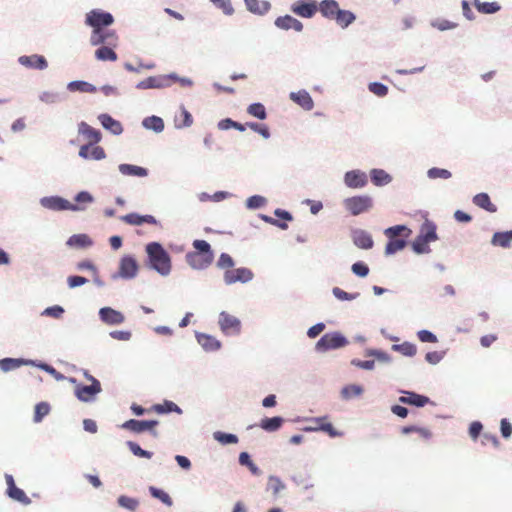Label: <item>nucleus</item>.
I'll return each mask as SVG.
<instances>
[{"label": "nucleus", "mask_w": 512, "mask_h": 512, "mask_svg": "<svg viewBox=\"0 0 512 512\" xmlns=\"http://www.w3.org/2000/svg\"><path fill=\"white\" fill-rule=\"evenodd\" d=\"M113 22L112 14L98 9L91 10L86 14L85 23L93 28L90 37L91 45L107 44L109 46H116L118 40L116 33L103 29V27L110 26Z\"/></svg>", "instance_id": "1"}, {"label": "nucleus", "mask_w": 512, "mask_h": 512, "mask_svg": "<svg viewBox=\"0 0 512 512\" xmlns=\"http://www.w3.org/2000/svg\"><path fill=\"white\" fill-rule=\"evenodd\" d=\"M150 265L158 273L166 276L171 271V259L165 249L157 242L149 243L146 246Z\"/></svg>", "instance_id": "2"}, {"label": "nucleus", "mask_w": 512, "mask_h": 512, "mask_svg": "<svg viewBox=\"0 0 512 512\" xmlns=\"http://www.w3.org/2000/svg\"><path fill=\"white\" fill-rule=\"evenodd\" d=\"M384 233L388 237L385 253L391 255L406 246V238L410 236L411 230L404 225H396L387 228Z\"/></svg>", "instance_id": "3"}, {"label": "nucleus", "mask_w": 512, "mask_h": 512, "mask_svg": "<svg viewBox=\"0 0 512 512\" xmlns=\"http://www.w3.org/2000/svg\"><path fill=\"white\" fill-rule=\"evenodd\" d=\"M372 205V198L368 195L353 196L344 200L345 208L354 216L368 211Z\"/></svg>", "instance_id": "4"}, {"label": "nucleus", "mask_w": 512, "mask_h": 512, "mask_svg": "<svg viewBox=\"0 0 512 512\" xmlns=\"http://www.w3.org/2000/svg\"><path fill=\"white\" fill-rule=\"evenodd\" d=\"M347 343L348 342L346 338L340 333H327L323 335L316 343V350L324 352L331 349L344 347Z\"/></svg>", "instance_id": "5"}, {"label": "nucleus", "mask_w": 512, "mask_h": 512, "mask_svg": "<svg viewBox=\"0 0 512 512\" xmlns=\"http://www.w3.org/2000/svg\"><path fill=\"white\" fill-rule=\"evenodd\" d=\"M311 423L310 426L304 428L305 431L308 432H316L322 431L328 434L330 437H339L342 436V433L337 431L334 426L328 421L327 416L316 417L309 420Z\"/></svg>", "instance_id": "6"}, {"label": "nucleus", "mask_w": 512, "mask_h": 512, "mask_svg": "<svg viewBox=\"0 0 512 512\" xmlns=\"http://www.w3.org/2000/svg\"><path fill=\"white\" fill-rule=\"evenodd\" d=\"M218 323L221 331L226 335H237L241 331L240 320L225 311L219 314Z\"/></svg>", "instance_id": "7"}, {"label": "nucleus", "mask_w": 512, "mask_h": 512, "mask_svg": "<svg viewBox=\"0 0 512 512\" xmlns=\"http://www.w3.org/2000/svg\"><path fill=\"white\" fill-rule=\"evenodd\" d=\"M102 391L101 384L97 379H93V384H77L75 387V396L82 402L94 400L95 396Z\"/></svg>", "instance_id": "8"}, {"label": "nucleus", "mask_w": 512, "mask_h": 512, "mask_svg": "<svg viewBox=\"0 0 512 512\" xmlns=\"http://www.w3.org/2000/svg\"><path fill=\"white\" fill-rule=\"evenodd\" d=\"M158 425V421L156 420H136L130 419L122 424V428L129 430L134 433H142L145 431H150L154 436L157 435L155 431V427Z\"/></svg>", "instance_id": "9"}, {"label": "nucleus", "mask_w": 512, "mask_h": 512, "mask_svg": "<svg viewBox=\"0 0 512 512\" xmlns=\"http://www.w3.org/2000/svg\"><path fill=\"white\" fill-rule=\"evenodd\" d=\"M40 202L43 207L55 211L83 209L58 196L44 197Z\"/></svg>", "instance_id": "10"}, {"label": "nucleus", "mask_w": 512, "mask_h": 512, "mask_svg": "<svg viewBox=\"0 0 512 512\" xmlns=\"http://www.w3.org/2000/svg\"><path fill=\"white\" fill-rule=\"evenodd\" d=\"M253 272L245 267L226 270L224 273V281L226 284H234L236 282L246 283L252 280Z\"/></svg>", "instance_id": "11"}, {"label": "nucleus", "mask_w": 512, "mask_h": 512, "mask_svg": "<svg viewBox=\"0 0 512 512\" xmlns=\"http://www.w3.org/2000/svg\"><path fill=\"white\" fill-rule=\"evenodd\" d=\"M291 11L300 17L311 18L318 11V5L313 0H299L291 6Z\"/></svg>", "instance_id": "12"}, {"label": "nucleus", "mask_w": 512, "mask_h": 512, "mask_svg": "<svg viewBox=\"0 0 512 512\" xmlns=\"http://www.w3.org/2000/svg\"><path fill=\"white\" fill-rule=\"evenodd\" d=\"M5 479H6V484H7V495L17 501V502H20L24 505H28L31 503V500L30 498L26 495V493L18 488L14 482V478L12 475H6L5 476Z\"/></svg>", "instance_id": "13"}, {"label": "nucleus", "mask_w": 512, "mask_h": 512, "mask_svg": "<svg viewBox=\"0 0 512 512\" xmlns=\"http://www.w3.org/2000/svg\"><path fill=\"white\" fill-rule=\"evenodd\" d=\"M175 75L161 76V77H148L137 84L139 89L163 88L171 84V80H176Z\"/></svg>", "instance_id": "14"}, {"label": "nucleus", "mask_w": 512, "mask_h": 512, "mask_svg": "<svg viewBox=\"0 0 512 512\" xmlns=\"http://www.w3.org/2000/svg\"><path fill=\"white\" fill-rule=\"evenodd\" d=\"M138 272V264L134 257L125 256L120 260L119 276L125 279L134 278Z\"/></svg>", "instance_id": "15"}, {"label": "nucleus", "mask_w": 512, "mask_h": 512, "mask_svg": "<svg viewBox=\"0 0 512 512\" xmlns=\"http://www.w3.org/2000/svg\"><path fill=\"white\" fill-rule=\"evenodd\" d=\"M19 63L27 68L44 70L47 68L48 63L44 56L42 55H23L18 59Z\"/></svg>", "instance_id": "16"}, {"label": "nucleus", "mask_w": 512, "mask_h": 512, "mask_svg": "<svg viewBox=\"0 0 512 512\" xmlns=\"http://www.w3.org/2000/svg\"><path fill=\"white\" fill-rule=\"evenodd\" d=\"M344 182L350 188H362L367 184V176L360 170L348 171L345 174Z\"/></svg>", "instance_id": "17"}, {"label": "nucleus", "mask_w": 512, "mask_h": 512, "mask_svg": "<svg viewBox=\"0 0 512 512\" xmlns=\"http://www.w3.org/2000/svg\"><path fill=\"white\" fill-rule=\"evenodd\" d=\"M99 316L101 320L109 325H117L124 322V315L117 310H114L110 307L101 308L99 311Z\"/></svg>", "instance_id": "18"}, {"label": "nucleus", "mask_w": 512, "mask_h": 512, "mask_svg": "<svg viewBox=\"0 0 512 512\" xmlns=\"http://www.w3.org/2000/svg\"><path fill=\"white\" fill-rule=\"evenodd\" d=\"M121 220L126 224L139 226L144 223L151 225H158V221L152 215H139L137 213H130L121 217Z\"/></svg>", "instance_id": "19"}, {"label": "nucleus", "mask_w": 512, "mask_h": 512, "mask_svg": "<svg viewBox=\"0 0 512 512\" xmlns=\"http://www.w3.org/2000/svg\"><path fill=\"white\" fill-rule=\"evenodd\" d=\"M290 99L306 111H310L314 107V101L306 90L291 92Z\"/></svg>", "instance_id": "20"}, {"label": "nucleus", "mask_w": 512, "mask_h": 512, "mask_svg": "<svg viewBox=\"0 0 512 512\" xmlns=\"http://www.w3.org/2000/svg\"><path fill=\"white\" fill-rule=\"evenodd\" d=\"M186 260L192 268L198 270L205 269L212 263L210 257L206 258L205 255L196 252L187 253Z\"/></svg>", "instance_id": "21"}, {"label": "nucleus", "mask_w": 512, "mask_h": 512, "mask_svg": "<svg viewBox=\"0 0 512 512\" xmlns=\"http://www.w3.org/2000/svg\"><path fill=\"white\" fill-rule=\"evenodd\" d=\"M275 25L282 30L293 29L297 32H300L303 29V24L290 15L278 17L275 20Z\"/></svg>", "instance_id": "22"}, {"label": "nucleus", "mask_w": 512, "mask_h": 512, "mask_svg": "<svg viewBox=\"0 0 512 512\" xmlns=\"http://www.w3.org/2000/svg\"><path fill=\"white\" fill-rule=\"evenodd\" d=\"M405 396H401L399 401L403 404L423 407L430 402L427 396L417 394L415 392L405 391Z\"/></svg>", "instance_id": "23"}, {"label": "nucleus", "mask_w": 512, "mask_h": 512, "mask_svg": "<svg viewBox=\"0 0 512 512\" xmlns=\"http://www.w3.org/2000/svg\"><path fill=\"white\" fill-rule=\"evenodd\" d=\"M79 133L84 136V138L88 141L87 145H90V146L97 144L101 140L100 131L96 130L95 128L91 127L90 125H88L85 122L80 123Z\"/></svg>", "instance_id": "24"}, {"label": "nucleus", "mask_w": 512, "mask_h": 512, "mask_svg": "<svg viewBox=\"0 0 512 512\" xmlns=\"http://www.w3.org/2000/svg\"><path fill=\"white\" fill-rule=\"evenodd\" d=\"M339 9V5L335 0H323L318 6V10L321 14L325 18L332 20L335 19Z\"/></svg>", "instance_id": "25"}, {"label": "nucleus", "mask_w": 512, "mask_h": 512, "mask_svg": "<svg viewBox=\"0 0 512 512\" xmlns=\"http://www.w3.org/2000/svg\"><path fill=\"white\" fill-rule=\"evenodd\" d=\"M98 119L102 126L112 132L114 135H119L123 132L122 124L119 121L113 119L110 115L101 114L99 115Z\"/></svg>", "instance_id": "26"}, {"label": "nucleus", "mask_w": 512, "mask_h": 512, "mask_svg": "<svg viewBox=\"0 0 512 512\" xmlns=\"http://www.w3.org/2000/svg\"><path fill=\"white\" fill-rule=\"evenodd\" d=\"M353 242L361 249H370L374 244L371 235L363 230H357L353 233Z\"/></svg>", "instance_id": "27"}, {"label": "nucleus", "mask_w": 512, "mask_h": 512, "mask_svg": "<svg viewBox=\"0 0 512 512\" xmlns=\"http://www.w3.org/2000/svg\"><path fill=\"white\" fill-rule=\"evenodd\" d=\"M33 361L25 360L22 358H4L0 359V369L4 372H8L17 369L23 365H31Z\"/></svg>", "instance_id": "28"}, {"label": "nucleus", "mask_w": 512, "mask_h": 512, "mask_svg": "<svg viewBox=\"0 0 512 512\" xmlns=\"http://www.w3.org/2000/svg\"><path fill=\"white\" fill-rule=\"evenodd\" d=\"M473 203L487 212L495 213L497 211V206L491 202L487 193L476 194L473 197Z\"/></svg>", "instance_id": "29"}, {"label": "nucleus", "mask_w": 512, "mask_h": 512, "mask_svg": "<svg viewBox=\"0 0 512 512\" xmlns=\"http://www.w3.org/2000/svg\"><path fill=\"white\" fill-rule=\"evenodd\" d=\"M197 341L206 351H216L221 347L220 341L211 335L198 334Z\"/></svg>", "instance_id": "30"}, {"label": "nucleus", "mask_w": 512, "mask_h": 512, "mask_svg": "<svg viewBox=\"0 0 512 512\" xmlns=\"http://www.w3.org/2000/svg\"><path fill=\"white\" fill-rule=\"evenodd\" d=\"M245 4L250 12L259 15L267 13L271 7L269 2L263 0H245Z\"/></svg>", "instance_id": "31"}, {"label": "nucleus", "mask_w": 512, "mask_h": 512, "mask_svg": "<svg viewBox=\"0 0 512 512\" xmlns=\"http://www.w3.org/2000/svg\"><path fill=\"white\" fill-rule=\"evenodd\" d=\"M119 171L127 176L145 177L148 174L147 169L131 164H120Z\"/></svg>", "instance_id": "32"}, {"label": "nucleus", "mask_w": 512, "mask_h": 512, "mask_svg": "<svg viewBox=\"0 0 512 512\" xmlns=\"http://www.w3.org/2000/svg\"><path fill=\"white\" fill-rule=\"evenodd\" d=\"M370 176L372 183L376 186L387 185L392 180V177L382 169H373Z\"/></svg>", "instance_id": "33"}, {"label": "nucleus", "mask_w": 512, "mask_h": 512, "mask_svg": "<svg viewBox=\"0 0 512 512\" xmlns=\"http://www.w3.org/2000/svg\"><path fill=\"white\" fill-rule=\"evenodd\" d=\"M476 9L483 14H493L501 9L497 2H481L480 0H473Z\"/></svg>", "instance_id": "34"}, {"label": "nucleus", "mask_w": 512, "mask_h": 512, "mask_svg": "<svg viewBox=\"0 0 512 512\" xmlns=\"http://www.w3.org/2000/svg\"><path fill=\"white\" fill-rule=\"evenodd\" d=\"M419 235L428 242L435 241L437 239L435 224L428 220L425 221L421 226Z\"/></svg>", "instance_id": "35"}, {"label": "nucleus", "mask_w": 512, "mask_h": 512, "mask_svg": "<svg viewBox=\"0 0 512 512\" xmlns=\"http://www.w3.org/2000/svg\"><path fill=\"white\" fill-rule=\"evenodd\" d=\"M412 432L417 433L421 439L426 440V441L430 440L432 437L431 430L426 427H418V426L411 425V426H405L401 429L402 434H409Z\"/></svg>", "instance_id": "36"}, {"label": "nucleus", "mask_w": 512, "mask_h": 512, "mask_svg": "<svg viewBox=\"0 0 512 512\" xmlns=\"http://www.w3.org/2000/svg\"><path fill=\"white\" fill-rule=\"evenodd\" d=\"M67 244L73 247L84 248L91 246L92 240L86 234H76L68 239Z\"/></svg>", "instance_id": "37"}, {"label": "nucleus", "mask_w": 512, "mask_h": 512, "mask_svg": "<svg viewBox=\"0 0 512 512\" xmlns=\"http://www.w3.org/2000/svg\"><path fill=\"white\" fill-rule=\"evenodd\" d=\"M69 91L75 92H84V93H95L96 87L92 84L85 81H72L67 86Z\"/></svg>", "instance_id": "38"}, {"label": "nucleus", "mask_w": 512, "mask_h": 512, "mask_svg": "<svg viewBox=\"0 0 512 512\" xmlns=\"http://www.w3.org/2000/svg\"><path fill=\"white\" fill-rule=\"evenodd\" d=\"M95 57L100 61H116L117 54L109 46H101L95 51Z\"/></svg>", "instance_id": "39"}, {"label": "nucleus", "mask_w": 512, "mask_h": 512, "mask_svg": "<svg viewBox=\"0 0 512 512\" xmlns=\"http://www.w3.org/2000/svg\"><path fill=\"white\" fill-rule=\"evenodd\" d=\"M334 20L340 27L346 28L354 22L355 15L351 11L339 9Z\"/></svg>", "instance_id": "40"}, {"label": "nucleus", "mask_w": 512, "mask_h": 512, "mask_svg": "<svg viewBox=\"0 0 512 512\" xmlns=\"http://www.w3.org/2000/svg\"><path fill=\"white\" fill-rule=\"evenodd\" d=\"M512 242L510 231L508 232H496L491 240V243L495 246L508 248Z\"/></svg>", "instance_id": "41"}, {"label": "nucleus", "mask_w": 512, "mask_h": 512, "mask_svg": "<svg viewBox=\"0 0 512 512\" xmlns=\"http://www.w3.org/2000/svg\"><path fill=\"white\" fill-rule=\"evenodd\" d=\"M153 410L156 413L163 414L169 412H176L178 414H182V409L172 401H164L162 404H156L153 406Z\"/></svg>", "instance_id": "42"}, {"label": "nucleus", "mask_w": 512, "mask_h": 512, "mask_svg": "<svg viewBox=\"0 0 512 512\" xmlns=\"http://www.w3.org/2000/svg\"><path fill=\"white\" fill-rule=\"evenodd\" d=\"M283 424V418L276 416L264 418L261 420L260 427L266 431L272 432L278 430Z\"/></svg>", "instance_id": "43"}, {"label": "nucleus", "mask_w": 512, "mask_h": 512, "mask_svg": "<svg viewBox=\"0 0 512 512\" xmlns=\"http://www.w3.org/2000/svg\"><path fill=\"white\" fill-rule=\"evenodd\" d=\"M193 247L195 248L196 253H201L206 256V258L210 257V260L213 261L214 255L211 250L210 244L205 240H194Z\"/></svg>", "instance_id": "44"}, {"label": "nucleus", "mask_w": 512, "mask_h": 512, "mask_svg": "<svg viewBox=\"0 0 512 512\" xmlns=\"http://www.w3.org/2000/svg\"><path fill=\"white\" fill-rule=\"evenodd\" d=\"M392 349L394 351H397L399 353H401L402 355L404 356H408V357H412L416 354L417 352V348L414 344L410 343V342H404V343H401V344H394L392 346Z\"/></svg>", "instance_id": "45"}, {"label": "nucleus", "mask_w": 512, "mask_h": 512, "mask_svg": "<svg viewBox=\"0 0 512 512\" xmlns=\"http://www.w3.org/2000/svg\"><path fill=\"white\" fill-rule=\"evenodd\" d=\"M144 127L152 129L156 132H161L164 129V122L160 117L151 116L147 117L143 121Z\"/></svg>", "instance_id": "46"}, {"label": "nucleus", "mask_w": 512, "mask_h": 512, "mask_svg": "<svg viewBox=\"0 0 512 512\" xmlns=\"http://www.w3.org/2000/svg\"><path fill=\"white\" fill-rule=\"evenodd\" d=\"M149 492L154 498L159 499L165 505H167L169 507L172 506L173 501H172L171 497L169 496V494L167 492H165L164 490H161L154 486H150Z\"/></svg>", "instance_id": "47"}, {"label": "nucleus", "mask_w": 512, "mask_h": 512, "mask_svg": "<svg viewBox=\"0 0 512 512\" xmlns=\"http://www.w3.org/2000/svg\"><path fill=\"white\" fill-rule=\"evenodd\" d=\"M247 112L249 115L264 120L267 117L266 109L261 103H253L248 106Z\"/></svg>", "instance_id": "48"}, {"label": "nucleus", "mask_w": 512, "mask_h": 512, "mask_svg": "<svg viewBox=\"0 0 512 512\" xmlns=\"http://www.w3.org/2000/svg\"><path fill=\"white\" fill-rule=\"evenodd\" d=\"M213 437L215 440H217L222 445L238 443V437L234 434L216 431V432H214Z\"/></svg>", "instance_id": "49"}, {"label": "nucleus", "mask_w": 512, "mask_h": 512, "mask_svg": "<svg viewBox=\"0 0 512 512\" xmlns=\"http://www.w3.org/2000/svg\"><path fill=\"white\" fill-rule=\"evenodd\" d=\"M50 412V405L47 402H40L35 406L34 422H41Z\"/></svg>", "instance_id": "50"}, {"label": "nucleus", "mask_w": 512, "mask_h": 512, "mask_svg": "<svg viewBox=\"0 0 512 512\" xmlns=\"http://www.w3.org/2000/svg\"><path fill=\"white\" fill-rule=\"evenodd\" d=\"M239 463L243 466H247L254 475H259V468L253 463L247 452H242L239 455Z\"/></svg>", "instance_id": "51"}, {"label": "nucleus", "mask_w": 512, "mask_h": 512, "mask_svg": "<svg viewBox=\"0 0 512 512\" xmlns=\"http://www.w3.org/2000/svg\"><path fill=\"white\" fill-rule=\"evenodd\" d=\"M118 504L130 511H135L139 506V501L135 498H131L125 495H121L118 498Z\"/></svg>", "instance_id": "52"}, {"label": "nucleus", "mask_w": 512, "mask_h": 512, "mask_svg": "<svg viewBox=\"0 0 512 512\" xmlns=\"http://www.w3.org/2000/svg\"><path fill=\"white\" fill-rule=\"evenodd\" d=\"M268 488L272 491L274 496H277L282 490L285 489V484L280 478L270 476L268 479Z\"/></svg>", "instance_id": "53"}, {"label": "nucleus", "mask_w": 512, "mask_h": 512, "mask_svg": "<svg viewBox=\"0 0 512 512\" xmlns=\"http://www.w3.org/2000/svg\"><path fill=\"white\" fill-rule=\"evenodd\" d=\"M192 123V115L185 108H182L179 118L176 119V126L178 128L189 127Z\"/></svg>", "instance_id": "54"}, {"label": "nucleus", "mask_w": 512, "mask_h": 512, "mask_svg": "<svg viewBox=\"0 0 512 512\" xmlns=\"http://www.w3.org/2000/svg\"><path fill=\"white\" fill-rule=\"evenodd\" d=\"M247 127L253 130L254 132L260 134L263 138L268 139L270 137L269 128L265 124H260L256 122H247Z\"/></svg>", "instance_id": "55"}, {"label": "nucleus", "mask_w": 512, "mask_h": 512, "mask_svg": "<svg viewBox=\"0 0 512 512\" xmlns=\"http://www.w3.org/2000/svg\"><path fill=\"white\" fill-rule=\"evenodd\" d=\"M130 451L137 457L150 459L152 457V452L142 449L137 443L129 441L127 443Z\"/></svg>", "instance_id": "56"}, {"label": "nucleus", "mask_w": 512, "mask_h": 512, "mask_svg": "<svg viewBox=\"0 0 512 512\" xmlns=\"http://www.w3.org/2000/svg\"><path fill=\"white\" fill-rule=\"evenodd\" d=\"M363 392V389L361 386H358V385H348V386H345L341 393H342V396L343 398L345 399H349L351 397H355V396H359L361 395Z\"/></svg>", "instance_id": "57"}, {"label": "nucleus", "mask_w": 512, "mask_h": 512, "mask_svg": "<svg viewBox=\"0 0 512 512\" xmlns=\"http://www.w3.org/2000/svg\"><path fill=\"white\" fill-rule=\"evenodd\" d=\"M427 174H428V177L431 179H437V178L448 179L451 177L450 171H448L446 169H442V168H436V167L429 169Z\"/></svg>", "instance_id": "58"}, {"label": "nucleus", "mask_w": 512, "mask_h": 512, "mask_svg": "<svg viewBox=\"0 0 512 512\" xmlns=\"http://www.w3.org/2000/svg\"><path fill=\"white\" fill-rule=\"evenodd\" d=\"M369 90L378 97H384L388 93V87L379 82L370 83Z\"/></svg>", "instance_id": "59"}, {"label": "nucleus", "mask_w": 512, "mask_h": 512, "mask_svg": "<svg viewBox=\"0 0 512 512\" xmlns=\"http://www.w3.org/2000/svg\"><path fill=\"white\" fill-rule=\"evenodd\" d=\"M428 241L422 238L420 235L415 239L412 246L415 252L417 253H425L429 250Z\"/></svg>", "instance_id": "60"}, {"label": "nucleus", "mask_w": 512, "mask_h": 512, "mask_svg": "<svg viewBox=\"0 0 512 512\" xmlns=\"http://www.w3.org/2000/svg\"><path fill=\"white\" fill-rule=\"evenodd\" d=\"M217 265L219 268L230 270L234 266L232 257L227 253H222L218 259Z\"/></svg>", "instance_id": "61"}, {"label": "nucleus", "mask_w": 512, "mask_h": 512, "mask_svg": "<svg viewBox=\"0 0 512 512\" xmlns=\"http://www.w3.org/2000/svg\"><path fill=\"white\" fill-rule=\"evenodd\" d=\"M213 3L226 15H232L234 13V8L230 0H213Z\"/></svg>", "instance_id": "62"}, {"label": "nucleus", "mask_w": 512, "mask_h": 512, "mask_svg": "<svg viewBox=\"0 0 512 512\" xmlns=\"http://www.w3.org/2000/svg\"><path fill=\"white\" fill-rule=\"evenodd\" d=\"M352 271L359 277H365L369 273L368 266L363 262H356L352 265Z\"/></svg>", "instance_id": "63"}, {"label": "nucleus", "mask_w": 512, "mask_h": 512, "mask_svg": "<svg viewBox=\"0 0 512 512\" xmlns=\"http://www.w3.org/2000/svg\"><path fill=\"white\" fill-rule=\"evenodd\" d=\"M63 313L64 309L59 305L48 307L43 311V315L53 317L56 319L60 318L63 315Z\"/></svg>", "instance_id": "64"}]
</instances>
